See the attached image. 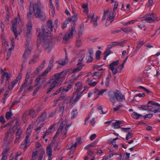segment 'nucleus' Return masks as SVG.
I'll use <instances>...</instances> for the list:
<instances>
[{
    "label": "nucleus",
    "instance_id": "18",
    "mask_svg": "<svg viewBox=\"0 0 160 160\" xmlns=\"http://www.w3.org/2000/svg\"><path fill=\"white\" fill-rule=\"evenodd\" d=\"M5 77L6 78V83L7 82L8 83L9 82L8 79L11 78V75L9 74L7 72H6L2 74L1 78V81L2 83H3Z\"/></svg>",
    "mask_w": 160,
    "mask_h": 160
},
{
    "label": "nucleus",
    "instance_id": "25",
    "mask_svg": "<svg viewBox=\"0 0 160 160\" xmlns=\"http://www.w3.org/2000/svg\"><path fill=\"white\" fill-rule=\"evenodd\" d=\"M32 22L31 21H29L27 25L26 35L28 36L30 35L31 31L32 28Z\"/></svg>",
    "mask_w": 160,
    "mask_h": 160
},
{
    "label": "nucleus",
    "instance_id": "27",
    "mask_svg": "<svg viewBox=\"0 0 160 160\" xmlns=\"http://www.w3.org/2000/svg\"><path fill=\"white\" fill-rule=\"evenodd\" d=\"M39 111L31 109L29 111V115L31 116L32 118H35L38 113Z\"/></svg>",
    "mask_w": 160,
    "mask_h": 160
},
{
    "label": "nucleus",
    "instance_id": "46",
    "mask_svg": "<svg viewBox=\"0 0 160 160\" xmlns=\"http://www.w3.org/2000/svg\"><path fill=\"white\" fill-rule=\"evenodd\" d=\"M72 117L71 118H74L75 117H76L78 115V110L76 109H73L72 113H71Z\"/></svg>",
    "mask_w": 160,
    "mask_h": 160
},
{
    "label": "nucleus",
    "instance_id": "22",
    "mask_svg": "<svg viewBox=\"0 0 160 160\" xmlns=\"http://www.w3.org/2000/svg\"><path fill=\"white\" fill-rule=\"evenodd\" d=\"M82 85L81 82H79L75 84V90L73 93V96L78 92H80L82 89Z\"/></svg>",
    "mask_w": 160,
    "mask_h": 160
},
{
    "label": "nucleus",
    "instance_id": "20",
    "mask_svg": "<svg viewBox=\"0 0 160 160\" xmlns=\"http://www.w3.org/2000/svg\"><path fill=\"white\" fill-rule=\"evenodd\" d=\"M31 50L30 48L28 49H26L24 52L22 57V59L24 61H25L30 56L31 52Z\"/></svg>",
    "mask_w": 160,
    "mask_h": 160
},
{
    "label": "nucleus",
    "instance_id": "42",
    "mask_svg": "<svg viewBox=\"0 0 160 160\" xmlns=\"http://www.w3.org/2000/svg\"><path fill=\"white\" fill-rule=\"evenodd\" d=\"M131 115L132 117L135 119H138L142 116V115L134 112L132 113Z\"/></svg>",
    "mask_w": 160,
    "mask_h": 160
},
{
    "label": "nucleus",
    "instance_id": "37",
    "mask_svg": "<svg viewBox=\"0 0 160 160\" xmlns=\"http://www.w3.org/2000/svg\"><path fill=\"white\" fill-rule=\"evenodd\" d=\"M52 149L51 148L50 146H48L47 148V155L49 157H52Z\"/></svg>",
    "mask_w": 160,
    "mask_h": 160
},
{
    "label": "nucleus",
    "instance_id": "54",
    "mask_svg": "<svg viewBox=\"0 0 160 160\" xmlns=\"http://www.w3.org/2000/svg\"><path fill=\"white\" fill-rule=\"evenodd\" d=\"M123 106L122 104L117 105L115 107H114L113 108V110L114 112H116L119 110L121 108H122Z\"/></svg>",
    "mask_w": 160,
    "mask_h": 160
},
{
    "label": "nucleus",
    "instance_id": "45",
    "mask_svg": "<svg viewBox=\"0 0 160 160\" xmlns=\"http://www.w3.org/2000/svg\"><path fill=\"white\" fill-rule=\"evenodd\" d=\"M9 150V148L8 147H6L4 149L2 153V156H6L7 157H8V152Z\"/></svg>",
    "mask_w": 160,
    "mask_h": 160
},
{
    "label": "nucleus",
    "instance_id": "49",
    "mask_svg": "<svg viewBox=\"0 0 160 160\" xmlns=\"http://www.w3.org/2000/svg\"><path fill=\"white\" fill-rule=\"evenodd\" d=\"M82 44L81 39L80 38H79L76 41V45L78 47H80Z\"/></svg>",
    "mask_w": 160,
    "mask_h": 160
},
{
    "label": "nucleus",
    "instance_id": "56",
    "mask_svg": "<svg viewBox=\"0 0 160 160\" xmlns=\"http://www.w3.org/2000/svg\"><path fill=\"white\" fill-rule=\"evenodd\" d=\"M81 140L80 139L78 138L74 143V144H73V146L74 148H75L76 147H77V145L78 144H80L81 143Z\"/></svg>",
    "mask_w": 160,
    "mask_h": 160
},
{
    "label": "nucleus",
    "instance_id": "26",
    "mask_svg": "<svg viewBox=\"0 0 160 160\" xmlns=\"http://www.w3.org/2000/svg\"><path fill=\"white\" fill-rule=\"evenodd\" d=\"M86 82L88 83L89 86L92 87L95 86L98 83L97 82L93 81L92 79L89 78H88Z\"/></svg>",
    "mask_w": 160,
    "mask_h": 160
},
{
    "label": "nucleus",
    "instance_id": "55",
    "mask_svg": "<svg viewBox=\"0 0 160 160\" xmlns=\"http://www.w3.org/2000/svg\"><path fill=\"white\" fill-rule=\"evenodd\" d=\"M83 28V25H81L79 27L78 30V35L80 37L82 34V31Z\"/></svg>",
    "mask_w": 160,
    "mask_h": 160
},
{
    "label": "nucleus",
    "instance_id": "36",
    "mask_svg": "<svg viewBox=\"0 0 160 160\" xmlns=\"http://www.w3.org/2000/svg\"><path fill=\"white\" fill-rule=\"evenodd\" d=\"M54 57L53 56L52 57L51 59L49 62L48 67L47 68L48 69H49L50 70L53 67V63L54 62Z\"/></svg>",
    "mask_w": 160,
    "mask_h": 160
},
{
    "label": "nucleus",
    "instance_id": "21",
    "mask_svg": "<svg viewBox=\"0 0 160 160\" xmlns=\"http://www.w3.org/2000/svg\"><path fill=\"white\" fill-rule=\"evenodd\" d=\"M40 56L39 54H34L32 59H31L28 62L29 64H35L38 62V59Z\"/></svg>",
    "mask_w": 160,
    "mask_h": 160
},
{
    "label": "nucleus",
    "instance_id": "7",
    "mask_svg": "<svg viewBox=\"0 0 160 160\" xmlns=\"http://www.w3.org/2000/svg\"><path fill=\"white\" fill-rule=\"evenodd\" d=\"M42 45L44 50L49 53L52 50L53 44L51 41H49L47 39H41Z\"/></svg>",
    "mask_w": 160,
    "mask_h": 160
},
{
    "label": "nucleus",
    "instance_id": "14",
    "mask_svg": "<svg viewBox=\"0 0 160 160\" xmlns=\"http://www.w3.org/2000/svg\"><path fill=\"white\" fill-rule=\"evenodd\" d=\"M22 76V74L21 73H19L16 79L11 83L12 87L10 88L9 86H8V89L10 90H12L13 88L17 84V82L21 79Z\"/></svg>",
    "mask_w": 160,
    "mask_h": 160
},
{
    "label": "nucleus",
    "instance_id": "38",
    "mask_svg": "<svg viewBox=\"0 0 160 160\" xmlns=\"http://www.w3.org/2000/svg\"><path fill=\"white\" fill-rule=\"evenodd\" d=\"M68 61V60L66 59L65 60L61 59L58 61H57L55 63H58L62 66H64L67 63Z\"/></svg>",
    "mask_w": 160,
    "mask_h": 160
},
{
    "label": "nucleus",
    "instance_id": "3",
    "mask_svg": "<svg viewBox=\"0 0 160 160\" xmlns=\"http://www.w3.org/2000/svg\"><path fill=\"white\" fill-rule=\"evenodd\" d=\"M41 3L39 2L35 3L33 5V11L35 17L37 18H39L42 21H45L46 19V14L42 11L41 8Z\"/></svg>",
    "mask_w": 160,
    "mask_h": 160
},
{
    "label": "nucleus",
    "instance_id": "41",
    "mask_svg": "<svg viewBox=\"0 0 160 160\" xmlns=\"http://www.w3.org/2000/svg\"><path fill=\"white\" fill-rule=\"evenodd\" d=\"M29 115L28 113V114L24 113L23 114L22 119L24 123L26 122L28 119Z\"/></svg>",
    "mask_w": 160,
    "mask_h": 160
},
{
    "label": "nucleus",
    "instance_id": "10",
    "mask_svg": "<svg viewBox=\"0 0 160 160\" xmlns=\"http://www.w3.org/2000/svg\"><path fill=\"white\" fill-rule=\"evenodd\" d=\"M50 78L57 84L58 83L62 82L65 79L64 76H62L60 72L55 74L53 76H51Z\"/></svg>",
    "mask_w": 160,
    "mask_h": 160
},
{
    "label": "nucleus",
    "instance_id": "59",
    "mask_svg": "<svg viewBox=\"0 0 160 160\" xmlns=\"http://www.w3.org/2000/svg\"><path fill=\"white\" fill-rule=\"evenodd\" d=\"M102 65H95L94 66L93 68L94 69H98L99 71L102 70H103V68H101Z\"/></svg>",
    "mask_w": 160,
    "mask_h": 160
},
{
    "label": "nucleus",
    "instance_id": "29",
    "mask_svg": "<svg viewBox=\"0 0 160 160\" xmlns=\"http://www.w3.org/2000/svg\"><path fill=\"white\" fill-rule=\"evenodd\" d=\"M39 154L38 151L37 150L34 149L32 152V158L31 160H36L37 158V156L38 154Z\"/></svg>",
    "mask_w": 160,
    "mask_h": 160
},
{
    "label": "nucleus",
    "instance_id": "15",
    "mask_svg": "<svg viewBox=\"0 0 160 160\" xmlns=\"http://www.w3.org/2000/svg\"><path fill=\"white\" fill-rule=\"evenodd\" d=\"M48 84H50L48 87L47 89L48 92L47 93H48L52 91L57 86V83L53 81L50 78L49 82H48Z\"/></svg>",
    "mask_w": 160,
    "mask_h": 160
},
{
    "label": "nucleus",
    "instance_id": "13",
    "mask_svg": "<svg viewBox=\"0 0 160 160\" xmlns=\"http://www.w3.org/2000/svg\"><path fill=\"white\" fill-rule=\"evenodd\" d=\"M29 137L28 136H26L25 140L22 142L20 146V148H22L23 146H24L23 149L25 151L27 148L30 144V139Z\"/></svg>",
    "mask_w": 160,
    "mask_h": 160
},
{
    "label": "nucleus",
    "instance_id": "39",
    "mask_svg": "<svg viewBox=\"0 0 160 160\" xmlns=\"http://www.w3.org/2000/svg\"><path fill=\"white\" fill-rule=\"evenodd\" d=\"M102 74V73L99 72H95L93 74L92 77L95 76L98 78H101Z\"/></svg>",
    "mask_w": 160,
    "mask_h": 160
},
{
    "label": "nucleus",
    "instance_id": "17",
    "mask_svg": "<svg viewBox=\"0 0 160 160\" xmlns=\"http://www.w3.org/2000/svg\"><path fill=\"white\" fill-rule=\"evenodd\" d=\"M84 92V90L80 92H77L76 93V95L75 98L73 99V100L70 102L71 103V105L73 106L75 105V103L82 96V94Z\"/></svg>",
    "mask_w": 160,
    "mask_h": 160
},
{
    "label": "nucleus",
    "instance_id": "1",
    "mask_svg": "<svg viewBox=\"0 0 160 160\" xmlns=\"http://www.w3.org/2000/svg\"><path fill=\"white\" fill-rule=\"evenodd\" d=\"M110 101L115 103L117 101L121 102L125 101V96L119 90H117L113 92L109 91L107 93Z\"/></svg>",
    "mask_w": 160,
    "mask_h": 160
},
{
    "label": "nucleus",
    "instance_id": "11",
    "mask_svg": "<svg viewBox=\"0 0 160 160\" xmlns=\"http://www.w3.org/2000/svg\"><path fill=\"white\" fill-rule=\"evenodd\" d=\"M75 26L74 24L71 28H70L68 32L65 34L63 38V40L66 42L68 40L70 39L72 36L73 34L74 33H76Z\"/></svg>",
    "mask_w": 160,
    "mask_h": 160
},
{
    "label": "nucleus",
    "instance_id": "32",
    "mask_svg": "<svg viewBox=\"0 0 160 160\" xmlns=\"http://www.w3.org/2000/svg\"><path fill=\"white\" fill-rule=\"evenodd\" d=\"M52 23V21L51 20H49L47 22V27L51 31H52L53 26Z\"/></svg>",
    "mask_w": 160,
    "mask_h": 160
},
{
    "label": "nucleus",
    "instance_id": "4",
    "mask_svg": "<svg viewBox=\"0 0 160 160\" xmlns=\"http://www.w3.org/2000/svg\"><path fill=\"white\" fill-rule=\"evenodd\" d=\"M119 64V61L117 60L112 62L108 66V68L112 71L114 75L116 74L118 72V70H121L124 67V64L122 63L118 68H116Z\"/></svg>",
    "mask_w": 160,
    "mask_h": 160
},
{
    "label": "nucleus",
    "instance_id": "19",
    "mask_svg": "<svg viewBox=\"0 0 160 160\" xmlns=\"http://www.w3.org/2000/svg\"><path fill=\"white\" fill-rule=\"evenodd\" d=\"M36 148L34 149L38 151V152L39 153V155H43L45 153V151L40 143L38 142L36 143Z\"/></svg>",
    "mask_w": 160,
    "mask_h": 160
},
{
    "label": "nucleus",
    "instance_id": "58",
    "mask_svg": "<svg viewBox=\"0 0 160 160\" xmlns=\"http://www.w3.org/2000/svg\"><path fill=\"white\" fill-rule=\"evenodd\" d=\"M110 75L107 76L106 78V82H105V85L106 86H108L110 82Z\"/></svg>",
    "mask_w": 160,
    "mask_h": 160
},
{
    "label": "nucleus",
    "instance_id": "47",
    "mask_svg": "<svg viewBox=\"0 0 160 160\" xmlns=\"http://www.w3.org/2000/svg\"><path fill=\"white\" fill-rule=\"evenodd\" d=\"M41 76H39L35 80V86H37L39 84L41 79Z\"/></svg>",
    "mask_w": 160,
    "mask_h": 160
},
{
    "label": "nucleus",
    "instance_id": "48",
    "mask_svg": "<svg viewBox=\"0 0 160 160\" xmlns=\"http://www.w3.org/2000/svg\"><path fill=\"white\" fill-rule=\"evenodd\" d=\"M18 3L20 6V9L22 10L23 9V3L24 0H18Z\"/></svg>",
    "mask_w": 160,
    "mask_h": 160
},
{
    "label": "nucleus",
    "instance_id": "64",
    "mask_svg": "<svg viewBox=\"0 0 160 160\" xmlns=\"http://www.w3.org/2000/svg\"><path fill=\"white\" fill-rule=\"evenodd\" d=\"M78 15L77 14L74 15L71 18V20L74 22L76 21L78 19Z\"/></svg>",
    "mask_w": 160,
    "mask_h": 160
},
{
    "label": "nucleus",
    "instance_id": "50",
    "mask_svg": "<svg viewBox=\"0 0 160 160\" xmlns=\"http://www.w3.org/2000/svg\"><path fill=\"white\" fill-rule=\"evenodd\" d=\"M70 70L69 69H66L64 71L60 72V73H61L62 76H64V78L65 79L66 76L67 74L69 72Z\"/></svg>",
    "mask_w": 160,
    "mask_h": 160
},
{
    "label": "nucleus",
    "instance_id": "40",
    "mask_svg": "<svg viewBox=\"0 0 160 160\" xmlns=\"http://www.w3.org/2000/svg\"><path fill=\"white\" fill-rule=\"evenodd\" d=\"M83 67V65H82L81 66H78L77 67L74 68L73 71V73H76L78 72H79L80 71H81Z\"/></svg>",
    "mask_w": 160,
    "mask_h": 160
},
{
    "label": "nucleus",
    "instance_id": "34",
    "mask_svg": "<svg viewBox=\"0 0 160 160\" xmlns=\"http://www.w3.org/2000/svg\"><path fill=\"white\" fill-rule=\"evenodd\" d=\"M22 134V130L21 128H18L16 132V137L20 139L21 138V136Z\"/></svg>",
    "mask_w": 160,
    "mask_h": 160
},
{
    "label": "nucleus",
    "instance_id": "8",
    "mask_svg": "<svg viewBox=\"0 0 160 160\" xmlns=\"http://www.w3.org/2000/svg\"><path fill=\"white\" fill-rule=\"evenodd\" d=\"M42 29L43 32L42 33L39 32L38 35V37L40 38V39H47L46 37L50 36L51 31L47 29V27L46 26H42Z\"/></svg>",
    "mask_w": 160,
    "mask_h": 160
},
{
    "label": "nucleus",
    "instance_id": "43",
    "mask_svg": "<svg viewBox=\"0 0 160 160\" xmlns=\"http://www.w3.org/2000/svg\"><path fill=\"white\" fill-rule=\"evenodd\" d=\"M149 107H151V106H150L149 105H141L140 107H139V109H142L144 110H148L149 111V109L150 108H149Z\"/></svg>",
    "mask_w": 160,
    "mask_h": 160
},
{
    "label": "nucleus",
    "instance_id": "33",
    "mask_svg": "<svg viewBox=\"0 0 160 160\" xmlns=\"http://www.w3.org/2000/svg\"><path fill=\"white\" fill-rule=\"evenodd\" d=\"M121 122L119 120H117L115 122L112 123V126L115 129H118L120 128L119 124L121 123Z\"/></svg>",
    "mask_w": 160,
    "mask_h": 160
},
{
    "label": "nucleus",
    "instance_id": "35",
    "mask_svg": "<svg viewBox=\"0 0 160 160\" xmlns=\"http://www.w3.org/2000/svg\"><path fill=\"white\" fill-rule=\"evenodd\" d=\"M121 30L124 32L126 33L131 32L133 31V29L132 28H122Z\"/></svg>",
    "mask_w": 160,
    "mask_h": 160
},
{
    "label": "nucleus",
    "instance_id": "53",
    "mask_svg": "<svg viewBox=\"0 0 160 160\" xmlns=\"http://www.w3.org/2000/svg\"><path fill=\"white\" fill-rule=\"evenodd\" d=\"M90 55L86 57L87 62H91L93 60V57L92 53L91 52H90Z\"/></svg>",
    "mask_w": 160,
    "mask_h": 160
},
{
    "label": "nucleus",
    "instance_id": "63",
    "mask_svg": "<svg viewBox=\"0 0 160 160\" xmlns=\"http://www.w3.org/2000/svg\"><path fill=\"white\" fill-rule=\"evenodd\" d=\"M118 2L117 1H116L115 3H114V7L113 8V10L114 12H115L116 10V9L118 8Z\"/></svg>",
    "mask_w": 160,
    "mask_h": 160
},
{
    "label": "nucleus",
    "instance_id": "51",
    "mask_svg": "<svg viewBox=\"0 0 160 160\" xmlns=\"http://www.w3.org/2000/svg\"><path fill=\"white\" fill-rule=\"evenodd\" d=\"M82 8L84 9V12L87 13L88 11V4H83L82 5Z\"/></svg>",
    "mask_w": 160,
    "mask_h": 160
},
{
    "label": "nucleus",
    "instance_id": "5",
    "mask_svg": "<svg viewBox=\"0 0 160 160\" xmlns=\"http://www.w3.org/2000/svg\"><path fill=\"white\" fill-rule=\"evenodd\" d=\"M13 129L14 127L10 128L5 133L3 141L5 144H8L12 140L14 137L13 134L15 132Z\"/></svg>",
    "mask_w": 160,
    "mask_h": 160
},
{
    "label": "nucleus",
    "instance_id": "31",
    "mask_svg": "<svg viewBox=\"0 0 160 160\" xmlns=\"http://www.w3.org/2000/svg\"><path fill=\"white\" fill-rule=\"evenodd\" d=\"M114 16H113L112 13H109L108 15V17L107 18V21H110V22L111 23L114 20Z\"/></svg>",
    "mask_w": 160,
    "mask_h": 160
},
{
    "label": "nucleus",
    "instance_id": "28",
    "mask_svg": "<svg viewBox=\"0 0 160 160\" xmlns=\"http://www.w3.org/2000/svg\"><path fill=\"white\" fill-rule=\"evenodd\" d=\"M33 128V125H29L27 128V131L26 132V136L29 137Z\"/></svg>",
    "mask_w": 160,
    "mask_h": 160
},
{
    "label": "nucleus",
    "instance_id": "57",
    "mask_svg": "<svg viewBox=\"0 0 160 160\" xmlns=\"http://www.w3.org/2000/svg\"><path fill=\"white\" fill-rule=\"evenodd\" d=\"M12 113L11 112H7L6 115V118L8 120L10 119L12 117Z\"/></svg>",
    "mask_w": 160,
    "mask_h": 160
},
{
    "label": "nucleus",
    "instance_id": "30",
    "mask_svg": "<svg viewBox=\"0 0 160 160\" xmlns=\"http://www.w3.org/2000/svg\"><path fill=\"white\" fill-rule=\"evenodd\" d=\"M83 72H80L79 74L76 77H74V75H72V77L73 78L72 79H70L69 80V82L70 83H72L73 82L75 81L80 76H81L83 74Z\"/></svg>",
    "mask_w": 160,
    "mask_h": 160
},
{
    "label": "nucleus",
    "instance_id": "52",
    "mask_svg": "<svg viewBox=\"0 0 160 160\" xmlns=\"http://www.w3.org/2000/svg\"><path fill=\"white\" fill-rule=\"evenodd\" d=\"M96 92H97L96 89H95L94 91L92 92V97H93V99L94 100L97 99L98 97V95Z\"/></svg>",
    "mask_w": 160,
    "mask_h": 160
},
{
    "label": "nucleus",
    "instance_id": "24",
    "mask_svg": "<svg viewBox=\"0 0 160 160\" xmlns=\"http://www.w3.org/2000/svg\"><path fill=\"white\" fill-rule=\"evenodd\" d=\"M47 115L46 113H43L40 117H38L37 120L36 122L38 123L41 122V125L43 123V122L45 120Z\"/></svg>",
    "mask_w": 160,
    "mask_h": 160
},
{
    "label": "nucleus",
    "instance_id": "23",
    "mask_svg": "<svg viewBox=\"0 0 160 160\" xmlns=\"http://www.w3.org/2000/svg\"><path fill=\"white\" fill-rule=\"evenodd\" d=\"M149 109V111H151L155 113L160 112V104L158 103V105H155Z\"/></svg>",
    "mask_w": 160,
    "mask_h": 160
},
{
    "label": "nucleus",
    "instance_id": "2",
    "mask_svg": "<svg viewBox=\"0 0 160 160\" xmlns=\"http://www.w3.org/2000/svg\"><path fill=\"white\" fill-rule=\"evenodd\" d=\"M59 122L61 123L55 135L53 138L52 141H54L57 136L60 133L62 136V138L63 139L66 137L67 132L69 126H68L66 124V122L65 120L63 121L62 119H60L59 120Z\"/></svg>",
    "mask_w": 160,
    "mask_h": 160
},
{
    "label": "nucleus",
    "instance_id": "9",
    "mask_svg": "<svg viewBox=\"0 0 160 160\" xmlns=\"http://www.w3.org/2000/svg\"><path fill=\"white\" fill-rule=\"evenodd\" d=\"M21 21L19 16H18L11 22L12 23V30L14 33L15 38H17L18 37V32L17 29V24H19Z\"/></svg>",
    "mask_w": 160,
    "mask_h": 160
},
{
    "label": "nucleus",
    "instance_id": "61",
    "mask_svg": "<svg viewBox=\"0 0 160 160\" xmlns=\"http://www.w3.org/2000/svg\"><path fill=\"white\" fill-rule=\"evenodd\" d=\"M82 60L83 59L82 58H81L80 59H78V62L77 64V66H81L82 65H83V67L84 66V65L82 63Z\"/></svg>",
    "mask_w": 160,
    "mask_h": 160
},
{
    "label": "nucleus",
    "instance_id": "16",
    "mask_svg": "<svg viewBox=\"0 0 160 160\" xmlns=\"http://www.w3.org/2000/svg\"><path fill=\"white\" fill-rule=\"evenodd\" d=\"M72 86L71 84H69L68 85L67 87L65 88V87H61L62 92L60 96L62 98L65 97L66 96V94H64V92H67L71 89L72 88Z\"/></svg>",
    "mask_w": 160,
    "mask_h": 160
},
{
    "label": "nucleus",
    "instance_id": "6",
    "mask_svg": "<svg viewBox=\"0 0 160 160\" xmlns=\"http://www.w3.org/2000/svg\"><path fill=\"white\" fill-rule=\"evenodd\" d=\"M144 20L142 21L144 22L152 23L155 21H158L160 18L158 17L154 13H150L146 14L144 17Z\"/></svg>",
    "mask_w": 160,
    "mask_h": 160
},
{
    "label": "nucleus",
    "instance_id": "44",
    "mask_svg": "<svg viewBox=\"0 0 160 160\" xmlns=\"http://www.w3.org/2000/svg\"><path fill=\"white\" fill-rule=\"evenodd\" d=\"M96 90L97 92V93L98 95V96H99L102 95L104 92L107 91V90L106 89H104L101 90H99L96 89Z\"/></svg>",
    "mask_w": 160,
    "mask_h": 160
},
{
    "label": "nucleus",
    "instance_id": "12",
    "mask_svg": "<svg viewBox=\"0 0 160 160\" xmlns=\"http://www.w3.org/2000/svg\"><path fill=\"white\" fill-rule=\"evenodd\" d=\"M29 77V75L28 74H27L26 76L24 83L22 85L20 88V91H23L24 92H27L28 89V82Z\"/></svg>",
    "mask_w": 160,
    "mask_h": 160
},
{
    "label": "nucleus",
    "instance_id": "60",
    "mask_svg": "<svg viewBox=\"0 0 160 160\" xmlns=\"http://www.w3.org/2000/svg\"><path fill=\"white\" fill-rule=\"evenodd\" d=\"M62 88H61V87L60 88L57 89L56 91L53 93L52 96H54L59 93L60 92H62Z\"/></svg>",
    "mask_w": 160,
    "mask_h": 160
},
{
    "label": "nucleus",
    "instance_id": "62",
    "mask_svg": "<svg viewBox=\"0 0 160 160\" xmlns=\"http://www.w3.org/2000/svg\"><path fill=\"white\" fill-rule=\"evenodd\" d=\"M101 53V52L100 51L98 50L96 52V56L97 59L99 60L100 59V56Z\"/></svg>",
    "mask_w": 160,
    "mask_h": 160
}]
</instances>
